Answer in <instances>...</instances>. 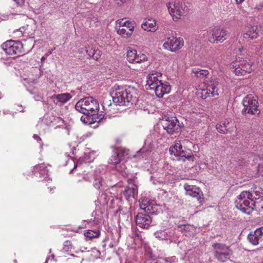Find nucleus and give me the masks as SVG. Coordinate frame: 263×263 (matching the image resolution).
Listing matches in <instances>:
<instances>
[{
  "instance_id": "nucleus-3",
  "label": "nucleus",
  "mask_w": 263,
  "mask_h": 263,
  "mask_svg": "<svg viewBox=\"0 0 263 263\" xmlns=\"http://www.w3.org/2000/svg\"><path fill=\"white\" fill-rule=\"evenodd\" d=\"M76 109L84 115L93 116L99 110L98 101L92 97H86L80 100L75 105Z\"/></svg>"
},
{
  "instance_id": "nucleus-18",
  "label": "nucleus",
  "mask_w": 263,
  "mask_h": 263,
  "mask_svg": "<svg viewBox=\"0 0 263 263\" xmlns=\"http://www.w3.org/2000/svg\"><path fill=\"white\" fill-rule=\"evenodd\" d=\"M184 189L186 191V195L196 198L199 201L201 202L202 196H203L202 192L199 188L192 186L187 184L184 185Z\"/></svg>"
},
{
  "instance_id": "nucleus-17",
  "label": "nucleus",
  "mask_w": 263,
  "mask_h": 263,
  "mask_svg": "<svg viewBox=\"0 0 263 263\" xmlns=\"http://www.w3.org/2000/svg\"><path fill=\"white\" fill-rule=\"evenodd\" d=\"M249 242L253 245H258L263 240V227L257 228L253 232L250 233L248 236Z\"/></svg>"
},
{
  "instance_id": "nucleus-42",
  "label": "nucleus",
  "mask_w": 263,
  "mask_h": 263,
  "mask_svg": "<svg viewBox=\"0 0 263 263\" xmlns=\"http://www.w3.org/2000/svg\"><path fill=\"white\" fill-rule=\"evenodd\" d=\"M118 5L121 6L128 0H114Z\"/></svg>"
},
{
  "instance_id": "nucleus-9",
  "label": "nucleus",
  "mask_w": 263,
  "mask_h": 263,
  "mask_svg": "<svg viewBox=\"0 0 263 263\" xmlns=\"http://www.w3.org/2000/svg\"><path fill=\"white\" fill-rule=\"evenodd\" d=\"M244 109L242 112H247L252 115L258 114V102L256 100V97L251 95H248L243 100Z\"/></svg>"
},
{
  "instance_id": "nucleus-14",
  "label": "nucleus",
  "mask_w": 263,
  "mask_h": 263,
  "mask_svg": "<svg viewBox=\"0 0 263 263\" xmlns=\"http://www.w3.org/2000/svg\"><path fill=\"white\" fill-rule=\"evenodd\" d=\"M214 83L209 85L207 88L202 89L201 92V97L205 99L208 97H215L219 95V89L217 87L218 82L217 79L214 81Z\"/></svg>"
},
{
  "instance_id": "nucleus-20",
  "label": "nucleus",
  "mask_w": 263,
  "mask_h": 263,
  "mask_svg": "<svg viewBox=\"0 0 263 263\" xmlns=\"http://www.w3.org/2000/svg\"><path fill=\"white\" fill-rule=\"evenodd\" d=\"M123 194L125 198L128 200L131 199H135L138 195L137 186L134 184L128 185L125 188Z\"/></svg>"
},
{
  "instance_id": "nucleus-43",
  "label": "nucleus",
  "mask_w": 263,
  "mask_h": 263,
  "mask_svg": "<svg viewBox=\"0 0 263 263\" xmlns=\"http://www.w3.org/2000/svg\"><path fill=\"white\" fill-rule=\"evenodd\" d=\"M258 172L263 174V162L259 164L258 166Z\"/></svg>"
},
{
  "instance_id": "nucleus-6",
  "label": "nucleus",
  "mask_w": 263,
  "mask_h": 263,
  "mask_svg": "<svg viewBox=\"0 0 263 263\" xmlns=\"http://www.w3.org/2000/svg\"><path fill=\"white\" fill-rule=\"evenodd\" d=\"M213 247L214 256L218 261L223 263L230 260L233 251L230 247L223 243H216L213 245Z\"/></svg>"
},
{
  "instance_id": "nucleus-38",
  "label": "nucleus",
  "mask_w": 263,
  "mask_h": 263,
  "mask_svg": "<svg viewBox=\"0 0 263 263\" xmlns=\"http://www.w3.org/2000/svg\"><path fill=\"white\" fill-rule=\"evenodd\" d=\"M13 41H8L7 42H6L5 43H3L1 45V48H2V49L3 50H4L6 52V53L7 54L8 52V49H9L10 48V47H11V45L13 43Z\"/></svg>"
},
{
  "instance_id": "nucleus-35",
  "label": "nucleus",
  "mask_w": 263,
  "mask_h": 263,
  "mask_svg": "<svg viewBox=\"0 0 263 263\" xmlns=\"http://www.w3.org/2000/svg\"><path fill=\"white\" fill-rule=\"evenodd\" d=\"M100 234V232L98 230H87L84 232V235L90 238L98 237Z\"/></svg>"
},
{
  "instance_id": "nucleus-41",
  "label": "nucleus",
  "mask_w": 263,
  "mask_h": 263,
  "mask_svg": "<svg viewBox=\"0 0 263 263\" xmlns=\"http://www.w3.org/2000/svg\"><path fill=\"white\" fill-rule=\"evenodd\" d=\"M46 167V165L44 163L38 164L35 166V168L36 170L39 171H43L44 173H45V168Z\"/></svg>"
},
{
  "instance_id": "nucleus-34",
  "label": "nucleus",
  "mask_w": 263,
  "mask_h": 263,
  "mask_svg": "<svg viewBox=\"0 0 263 263\" xmlns=\"http://www.w3.org/2000/svg\"><path fill=\"white\" fill-rule=\"evenodd\" d=\"M229 124V121L227 122L225 121L224 123H220L216 125V129L218 132L221 134H225L227 132V125Z\"/></svg>"
},
{
  "instance_id": "nucleus-45",
  "label": "nucleus",
  "mask_w": 263,
  "mask_h": 263,
  "mask_svg": "<svg viewBox=\"0 0 263 263\" xmlns=\"http://www.w3.org/2000/svg\"><path fill=\"white\" fill-rule=\"evenodd\" d=\"M33 138L36 140L37 142H39L40 144L41 143V138L37 135L34 134L33 136Z\"/></svg>"
},
{
  "instance_id": "nucleus-30",
  "label": "nucleus",
  "mask_w": 263,
  "mask_h": 263,
  "mask_svg": "<svg viewBox=\"0 0 263 263\" xmlns=\"http://www.w3.org/2000/svg\"><path fill=\"white\" fill-rule=\"evenodd\" d=\"M90 115H85V116H82L81 117V121L85 124L91 125L93 123L97 122H100L101 120L103 119V117L100 118L98 120H96L93 121V118H92Z\"/></svg>"
},
{
  "instance_id": "nucleus-13",
  "label": "nucleus",
  "mask_w": 263,
  "mask_h": 263,
  "mask_svg": "<svg viewBox=\"0 0 263 263\" xmlns=\"http://www.w3.org/2000/svg\"><path fill=\"white\" fill-rule=\"evenodd\" d=\"M126 56L127 61L132 63H140L147 60L145 54L141 52L138 53L136 50L130 47H129L127 50Z\"/></svg>"
},
{
  "instance_id": "nucleus-27",
  "label": "nucleus",
  "mask_w": 263,
  "mask_h": 263,
  "mask_svg": "<svg viewBox=\"0 0 263 263\" xmlns=\"http://www.w3.org/2000/svg\"><path fill=\"white\" fill-rule=\"evenodd\" d=\"M171 231L169 230H160L157 231L154 233L155 237L160 240H167L170 239Z\"/></svg>"
},
{
  "instance_id": "nucleus-10",
  "label": "nucleus",
  "mask_w": 263,
  "mask_h": 263,
  "mask_svg": "<svg viewBox=\"0 0 263 263\" xmlns=\"http://www.w3.org/2000/svg\"><path fill=\"white\" fill-rule=\"evenodd\" d=\"M229 37L228 31L223 28L215 27L212 31V36L209 37V41L211 43H222Z\"/></svg>"
},
{
  "instance_id": "nucleus-50",
  "label": "nucleus",
  "mask_w": 263,
  "mask_h": 263,
  "mask_svg": "<svg viewBox=\"0 0 263 263\" xmlns=\"http://www.w3.org/2000/svg\"><path fill=\"white\" fill-rule=\"evenodd\" d=\"M48 118H46L45 119V121H46V123L47 124H48Z\"/></svg>"
},
{
  "instance_id": "nucleus-48",
  "label": "nucleus",
  "mask_w": 263,
  "mask_h": 263,
  "mask_svg": "<svg viewBox=\"0 0 263 263\" xmlns=\"http://www.w3.org/2000/svg\"><path fill=\"white\" fill-rule=\"evenodd\" d=\"M45 59H46V58H45V57H42V58L41 59V63H42V64H43V63H44V61H45Z\"/></svg>"
},
{
  "instance_id": "nucleus-15",
  "label": "nucleus",
  "mask_w": 263,
  "mask_h": 263,
  "mask_svg": "<svg viewBox=\"0 0 263 263\" xmlns=\"http://www.w3.org/2000/svg\"><path fill=\"white\" fill-rule=\"evenodd\" d=\"M139 206L141 209L148 214H153L157 210V205L146 197H142L139 200Z\"/></svg>"
},
{
  "instance_id": "nucleus-11",
  "label": "nucleus",
  "mask_w": 263,
  "mask_h": 263,
  "mask_svg": "<svg viewBox=\"0 0 263 263\" xmlns=\"http://www.w3.org/2000/svg\"><path fill=\"white\" fill-rule=\"evenodd\" d=\"M183 45V39L179 37H174L173 36L168 37L164 42L163 48L171 52H176L179 50Z\"/></svg>"
},
{
  "instance_id": "nucleus-23",
  "label": "nucleus",
  "mask_w": 263,
  "mask_h": 263,
  "mask_svg": "<svg viewBox=\"0 0 263 263\" xmlns=\"http://www.w3.org/2000/svg\"><path fill=\"white\" fill-rule=\"evenodd\" d=\"M93 186L98 190H103V186L105 184V182L102 178V175L101 174L100 172H96V173L93 176Z\"/></svg>"
},
{
  "instance_id": "nucleus-7",
  "label": "nucleus",
  "mask_w": 263,
  "mask_h": 263,
  "mask_svg": "<svg viewBox=\"0 0 263 263\" xmlns=\"http://www.w3.org/2000/svg\"><path fill=\"white\" fill-rule=\"evenodd\" d=\"M166 6L174 21L181 18L187 10L185 3L178 0L175 1L173 3H169Z\"/></svg>"
},
{
  "instance_id": "nucleus-25",
  "label": "nucleus",
  "mask_w": 263,
  "mask_h": 263,
  "mask_svg": "<svg viewBox=\"0 0 263 263\" xmlns=\"http://www.w3.org/2000/svg\"><path fill=\"white\" fill-rule=\"evenodd\" d=\"M22 44L20 42H13L11 47L8 49L7 54L13 55L20 53L22 51Z\"/></svg>"
},
{
  "instance_id": "nucleus-24",
  "label": "nucleus",
  "mask_w": 263,
  "mask_h": 263,
  "mask_svg": "<svg viewBox=\"0 0 263 263\" xmlns=\"http://www.w3.org/2000/svg\"><path fill=\"white\" fill-rule=\"evenodd\" d=\"M52 97L56 99L55 103L63 104L72 98V96L69 93H64L54 95Z\"/></svg>"
},
{
  "instance_id": "nucleus-31",
  "label": "nucleus",
  "mask_w": 263,
  "mask_h": 263,
  "mask_svg": "<svg viewBox=\"0 0 263 263\" xmlns=\"http://www.w3.org/2000/svg\"><path fill=\"white\" fill-rule=\"evenodd\" d=\"M86 52L89 58H91L96 60H97L100 57V51L99 50H95L93 48L86 49Z\"/></svg>"
},
{
  "instance_id": "nucleus-39",
  "label": "nucleus",
  "mask_w": 263,
  "mask_h": 263,
  "mask_svg": "<svg viewBox=\"0 0 263 263\" xmlns=\"http://www.w3.org/2000/svg\"><path fill=\"white\" fill-rule=\"evenodd\" d=\"M71 248V243L69 240L64 241L63 244V249L66 251H69Z\"/></svg>"
},
{
  "instance_id": "nucleus-40",
  "label": "nucleus",
  "mask_w": 263,
  "mask_h": 263,
  "mask_svg": "<svg viewBox=\"0 0 263 263\" xmlns=\"http://www.w3.org/2000/svg\"><path fill=\"white\" fill-rule=\"evenodd\" d=\"M91 161V160L89 159V156L88 155H86L84 157L80 158L79 160V162H80V163H88L90 162Z\"/></svg>"
},
{
  "instance_id": "nucleus-32",
  "label": "nucleus",
  "mask_w": 263,
  "mask_h": 263,
  "mask_svg": "<svg viewBox=\"0 0 263 263\" xmlns=\"http://www.w3.org/2000/svg\"><path fill=\"white\" fill-rule=\"evenodd\" d=\"M249 192V194L251 196H249V198L251 200H253L256 204L257 203L256 200L259 199L261 197H262L261 194L259 191L253 190L251 192Z\"/></svg>"
},
{
  "instance_id": "nucleus-37",
  "label": "nucleus",
  "mask_w": 263,
  "mask_h": 263,
  "mask_svg": "<svg viewBox=\"0 0 263 263\" xmlns=\"http://www.w3.org/2000/svg\"><path fill=\"white\" fill-rule=\"evenodd\" d=\"M179 228H180L181 231L183 233L184 235L187 236L188 235H190V233H189L191 229H193V228L189 225H183L179 227Z\"/></svg>"
},
{
  "instance_id": "nucleus-16",
  "label": "nucleus",
  "mask_w": 263,
  "mask_h": 263,
  "mask_svg": "<svg viewBox=\"0 0 263 263\" xmlns=\"http://www.w3.org/2000/svg\"><path fill=\"white\" fill-rule=\"evenodd\" d=\"M152 222V219L147 214L139 213L136 217L137 225L143 229H147L149 228Z\"/></svg>"
},
{
  "instance_id": "nucleus-4",
  "label": "nucleus",
  "mask_w": 263,
  "mask_h": 263,
  "mask_svg": "<svg viewBox=\"0 0 263 263\" xmlns=\"http://www.w3.org/2000/svg\"><path fill=\"white\" fill-rule=\"evenodd\" d=\"M249 196H251V194L249 191H242L237 196V199L235 201L236 208L247 214L251 213L256 206V202L251 200Z\"/></svg>"
},
{
  "instance_id": "nucleus-2",
  "label": "nucleus",
  "mask_w": 263,
  "mask_h": 263,
  "mask_svg": "<svg viewBox=\"0 0 263 263\" xmlns=\"http://www.w3.org/2000/svg\"><path fill=\"white\" fill-rule=\"evenodd\" d=\"M113 102L116 105L129 106L136 104L137 98L125 88L115 85L111 94Z\"/></svg>"
},
{
  "instance_id": "nucleus-36",
  "label": "nucleus",
  "mask_w": 263,
  "mask_h": 263,
  "mask_svg": "<svg viewBox=\"0 0 263 263\" xmlns=\"http://www.w3.org/2000/svg\"><path fill=\"white\" fill-rule=\"evenodd\" d=\"M111 102L110 100V97L108 96L105 97L104 100L103 101L102 106L105 110H110L109 108L111 106Z\"/></svg>"
},
{
  "instance_id": "nucleus-19",
  "label": "nucleus",
  "mask_w": 263,
  "mask_h": 263,
  "mask_svg": "<svg viewBox=\"0 0 263 263\" xmlns=\"http://www.w3.org/2000/svg\"><path fill=\"white\" fill-rule=\"evenodd\" d=\"M178 161L185 162L186 160L189 161H194V157L192 151L190 149H182L180 154H174Z\"/></svg>"
},
{
  "instance_id": "nucleus-33",
  "label": "nucleus",
  "mask_w": 263,
  "mask_h": 263,
  "mask_svg": "<svg viewBox=\"0 0 263 263\" xmlns=\"http://www.w3.org/2000/svg\"><path fill=\"white\" fill-rule=\"evenodd\" d=\"M182 149V145L180 143H176L173 147L170 148L169 152L171 155H174V154H180Z\"/></svg>"
},
{
  "instance_id": "nucleus-5",
  "label": "nucleus",
  "mask_w": 263,
  "mask_h": 263,
  "mask_svg": "<svg viewBox=\"0 0 263 263\" xmlns=\"http://www.w3.org/2000/svg\"><path fill=\"white\" fill-rule=\"evenodd\" d=\"M230 69L238 76H245L253 71L251 63L240 58H238L232 63Z\"/></svg>"
},
{
  "instance_id": "nucleus-46",
  "label": "nucleus",
  "mask_w": 263,
  "mask_h": 263,
  "mask_svg": "<svg viewBox=\"0 0 263 263\" xmlns=\"http://www.w3.org/2000/svg\"><path fill=\"white\" fill-rule=\"evenodd\" d=\"M263 8V3H259L258 5H257L255 9H257V10H260Z\"/></svg>"
},
{
  "instance_id": "nucleus-22",
  "label": "nucleus",
  "mask_w": 263,
  "mask_h": 263,
  "mask_svg": "<svg viewBox=\"0 0 263 263\" xmlns=\"http://www.w3.org/2000/svg\"><path fill=\"white\" fill-rule=\"evenodd\" d=\"M141 27L144 30L151 32H155L158 28L156 21L153 18L145 20L141 24Z\"/></svg>"
},
{
  "instance_id": "nucleus-1",
  "label": "nucleus",
  "mask_w": 263,
  "mask_h": 263,
  "mask_svg": "<svg viewBox=\"0 0 263 263\" xmlns=\"http://www.w3.org/2000/svg\"><path fill=\"white\" fill-rule=\"evenodd\" d=\"M161 74L159 72L152 73L147 77L146 89L153 90L157 97L161 98L165 94L169 93L171 87L167 82H163L158 79Z\"/></svg>"
},
{
  "instance_id": "nucleus-21",
  "label": "nucleus",
  "mask_w": 263,
  "mask_h": 263,
  "mask_svg": "<svg viewBox=\"0 0 263 263\" xmlns=\"http://www.w3.org/2000/svg\"><path fill=\"white\" fill-rule=\"evenodd\" d=\"M259 36V31L256 26H248L246 32L243 34V38L246 39H256Z\"/></svg>"
},
{
  "instance_id": "nucleus-44",
  "label": "nucleus",
  "mask_w": 263,
  "mask_h": 263,
  "mask_svg": "<svg viewBox=\"0 0 263 263\" xmlns=\"http://www.w3.org/2000/svg\"><path fill=\"white\" fill-rule=\"evenodd\" d=\"M14 2L20 6H23L25 3V0H16Z\"/></svg>"
},
{
  "instance_id": "nucleus-51",
  "label": "nucleus",
  "mask_w": 263,
  "mask_h": 263,
  "mask_svg": "<svg viewBox=\"0 0 263 263\" xmlns=\"http://www.w3.org/2000/svg\"><path fill=\"white\" fill-rule=\"evenodd\" d=\"M84 180H85L86 181H89V179H88V178H86V177H84Z\"/></svg>"
},
{
  "instance_id": "nucleus-12",
  "label": "nucleus",
  "mask_w": 263,
  "mask_h": 263,
  "mask_svg": "<svg viewBox=\"0 0 263 263\" xmlns=\"http://www.w3.org/2000/svg\"><path fill=\"white\" fill-rule=\"evenodd\" d=\"M162 124L163 129L170 135L179 132L180 128L179 122L176 117L167 118Z\"/></svg>"
},
{
  "instance_id": "nucleus-47",
  "label": "nucleus",
  "mask_w": 263,
  "mask_h": 263,
  "mask_svg": "<svg viewBox=\"0 0 263 263\" xmlns=\"http://www.w3.org/2000/svg\"><path fill=\"white\" fill-rule=\"evenodd\" d=\"M63 158L65 159L66 160V162H67V160H69L70 156L69 154H68L67 153H66L64 155V156H63Z\"/></svg>"
},
{
  "instance_id": "nucleus-26",
  "label": "nucleus",
  "mask_w": 263,
  "mask_h": 263,
  "mask_svg": "<svg viewBox=\"0 0 263 263\" xmlns=\"http://www.w3.org/2000/svg\"><path fill=\"white\" fill-rule=\"evenodd\" d=\"M49 120L50 121V125H55V128L58 127L63 128L66 127L64 120L60 117H49Z\"/></svg>"
},
{
  "instance_id": "nucleus-29",
  "label": "nucleus",
  "mask_w": 263,
  "mask_h": 263,
  "mask_svg": "<svg viewBox=\"0 0 263 263\" xmlns=\"http://www.w3.org/2000/svg\"><path fill=\"white\" fill-rule=\"evenodd\" d=\"M122 156V153L118 152L117 150H115L114 154L109 159V163L112 164H117L121 161Z\"/></svg>"
},
{
  "instance_id": "nucleus-28",
  "label": "nucleus",
  "mask_w": 263,
  "mask_h": 263,
  "mask_svg": "<svg viewBox=\"0 0 263 263\" xmlns=\"http://www.w3.org/2000/svg\"><path fill=\"white\" fill-rule=\"evenodd\" d=\"M192 72L195 74V76L198 78L203 79L206 77L209 72V71L206 69H201L198 68H194L192 69Z\"/></svg>"
},
{
  "instance_id": "nucleus-8",
  "label": "nucleus",
  "mask_w": 263,
  "mask_h": 263,
  "mask_svg": "<svg viewBox=\"0 0 263 263\" xmlns=\"http://www.w3.org/2000/svg\"><path fill=\"white\" fill-rule=\"evenodd\" d=\"M117 24L118 25L116 26L118 34L123 38L130 37L134 30V23L129 21H124L123 19H121L117 21Z\"/></svg>"
},
{
  "instance_id": "nucleus-49",
  "label": "nucleus",
  "mask_w": 263,
  "mask_h": 263,
  "mask_svg": "<svg viewBox=\"0 0 263 263\" xmlns=\"http://www.w3.org/2000/svg\"><path fill=\"white\" fill-rule=\"evenodd\" d=\"M245 0H236V2L238 4H241Z\"/></svg>"
},
{
  "instance_id": "nucleus-52",
  "label": "nucleus",
  "mask_w": 263,
  "mask_h": 263,
  "mask_svg": "<svg viewBox=\"0 0 263 263\" xmlns=\"http://www.w3.org/2000/svg\"><path fill=\"white\" fill-rule=\"evenodd\" d=\"M143 148H142V149H141L139 151V152H140V153H141V152H143Z\"/></svg>"
}]
</instances>
